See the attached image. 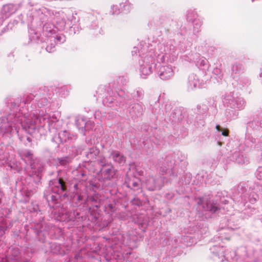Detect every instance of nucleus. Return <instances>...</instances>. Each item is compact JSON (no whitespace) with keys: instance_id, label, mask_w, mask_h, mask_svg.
<instances>
[{"instance_id":"nucleus-1","label":"nucleus","mask_w":262,"mask_h":262,"mask_svg":"<svg viewBox=\"0 0 262 262\" xmlns=\"http://www.w3.org/2000/svg\"><path fill=\"white\" fill-rule=\"evenodd\" d=\"M113 159L118 162L119 163L122 164L125 162V158L122 155H120L118 152H114L113 153Z\"/></svg>"},{"instance_id":"nucleus-4","label":"nucleus","mask_w":262,"mask_h":262,"mask_svg":"<svg viewBox=\"0 0 262 262\" xmlns=\"http://www.w3.org/2000/svg\"><path fill=\"white\" fill-rule=\"evenodd\" d=\"M131 185L134 187H137L139 186V183L137 182H133Z\"/></svg>"},{"instance_id":"nucleus-7","label":"nucleus","mask_w":262,"mask_h":262,"mask_svg":"<svg viewBox=\"0 0 262 262\" xmlns=\"http://www.w3.org/2000/svg\"><path fill=\"white\" fill-rule=\"evenodd\" d=\"M215 128L218 131H221V127H220V126L219 125H216V126H215Z\"/></svg>"},{"instance_id":"nucleus-5","label":"nucleus","mask_w":262,"mask_h":262,"mask_svg":"<svg viewBox=\"0 0 262 262\" xmlns=\"http://www.w3.org/2000/svg\"><path fill=\"white\" fill-rule=\"evenodd\" d=\"M217 210H218L217 207H215V206H213V207L211 208V209H210V210H211V211H213V212H215L216 211H217Z\"/></svg>"},{"instance_id":"nucleus-8","label":"nucleus","mask_w":262,"mask_h":262,"mask_svg":"<svg viewBox=\"0 0 262 262\" xmlns=\"http://www.w3.org/2000/svg\"><path fill=\"white\" fill-rule=\"evenodd\" d=\"M111 171V169H108L107 170V172H110V171Z\"/></svg>"},{"instance_id":"nucleus-9","label":"nucleus","mask_w":262,"mask_h":262,"mask_svg":"<svg viewBox=\"0 0 262 262\" xmlns=\"http://www.w3.org/2000/svg\"><path fill=\"white\" fill-rule=\"evenodd\" d=\"M255 0H252V2H254Z\"/></svg>"},{"instance_id":"nucleus-6","label":"nucleus","mask_w":262,"mask_h":262,"mask_svg":"<svg viewBox=\"0 0 262 262\" xmlns=\"http://www.w3.org/2000/svg\"><path fill=\"white\" fill-rule=\"evenodd\" d=\"M32 153L30 152V151H27L26 154H25V157H29V156H32Z\"/></svg>"},{"instance_id":"nucleus-3","label":"nucleus","mask_w":262,"mask_h":262,"mask_svg":"<svg viewBox=\"0 0 262 262\" xmlns=\"http://www.w3.org/2000/svg\"><path fill=\"white\" fill-rule=\"evenodd\" d=\"M222 135L224 136H228L229 135V130L227 129H225L223 130L222 133Z\"/></svg>"},{"instance_id":"nucleus-2","label":"nucleus","mask_w":262,"mask_h":262,"mask_svg":"<svg viewBox=\"0 0 262 262\" xmlns=\"http://www.w3.org/2000/svg\"><path fill=\"white\" fill-rule=\"evenodd\" d=\"M58 183L60 185L61 189L63 191H65L67 190V187L66 186L65 182L63 181V180L60 178L58 180Z\"/></svg>"}]
</instances>
